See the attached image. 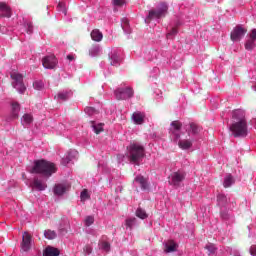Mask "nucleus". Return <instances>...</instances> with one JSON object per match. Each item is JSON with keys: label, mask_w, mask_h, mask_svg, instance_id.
<instances>
[{"label": "nucleus", "mask_w": 256, "mask_h": 256, "mask_svg": "<svg viewBox=\"0 0 256 256\" xmlns=\"http://www.w3.org/2000/svg\"><path fill=\"white\" fill-rule=\"evenodd\" d=\"M233 122L229 126V131L233 137H247L248 128L247 120L245 119V111L235 110L232 113Z\"/></svg>", "instance_id": "f257e3e1"}, {"label": "nucleus", "mask_w": 256, "mask_h": 256, "mask_svg": "<svg viewBox=\"0 0 256 256\" xmlns=\"http://www.w3.org/2000/svg\"><path fill=\"white\" fill-rule=\"evenodd\" d=\"M29 171L31 173H39L40 175H43V177L49 178L57 171V168L55 167V164L42 159L34 161V166Z\"/></svg>", "instance_id": "f03ea898"}, {"label": "nucleus", "mask_w": 256, "mask_h": 256, "mask_svg": "<svg viewBox=\"0 0 256 256\" xmlns=\"http://www.w3.org/2000/svg\"><path fill=\"white\" fill-rule=\"evenodd\" d=\"M126 157L129 159L130 163H135L139 165L145 157V147L139 143H132L127 147Z\"/></svg>", "instance_id": "7ed1b4c3"}, {"label": "nucleus", "mask_w": 256, "mask_h": 256, "mask_svg": "<svg viewBox=\"0 0 256 256\" xmlns=\"http://www.w3.org/2000/svg\"><path fill=\"white\" fill-rule=\"evenodd\" d=\"M167 11H169V6L167 3L162 2L158 4L156 9H152L149 11L148 16L145 19V23H150L153 19H163L167 15Z\"/></svg>", "instance_id": "20e7f679"}, {"label": "nucleus", "mask_w": 256, "mask_h": 256, "mask_svg": "<svg viewBox=\"0 0 256 256\" xmlns=\"http://www.w3.org/2000/svg\"><path fill=\"white\" fill-rule=\"evenodd\" d=\"M12 86L15 90L18 91L21 95L27 91V87H25V83H23V75L19 72L11 73Z\"/></svg>", "instance_id": "39448f33"}, {"label": "nucleus", "mask_w": 256, "mask_h": 256, "mask_svg": "<svg viewBox=\"0 0 256 256\" xmlns=\"http://www.w3.org/2000/svg\"><path fill=\"white\" fill-rule=\"evenodd\" d=\"M185 172L177 171L170 175L169 177V185L173 187H181V183L185 180Z\"/></svg>", "instance_id": "423d86ee"}, {"label": "nucleus", "mask_w": 256, "mask_h": 256, "mask_svg": "<svg viewBox=\"0 0 256 256\" xmlns=\"http://www.w3.org/2000/svg\"><path fill=\"white\" fill-rule=\"evenodd\" d=\"M114 95L118 101H123L125 99H131L133 97V88H118L115 90Z\"/></svg>", "instance_id": "0eeeda50"}, {"label": "nucleus", "mask_w": 256, "mask_h": 256, "mask_svg": "<svg viewBox=\"0 0 256 256\" xmlns=\"http://www.w3.org/2000/svg\"><path fill=\"white\" fill-rule=\"evenodd\" d=\"M170 135L173 141L175 142L179 141V138L181 137V122L173 121L171 123Z\"/></svg>", "instance_id": "6e6552de"}, {"label": "nucleus", "mask_w": 256, "mask_h": 256, "mask_svg": "<svg viewBox=\"0 0 256 256\" xmlns=\"http://www.w3.org/2000/svg\"><path fill=\"white\" fill-rule=\"evenodd\" d=\"M42 65L45 69H55L57 67V58L55 55L45 56L42 59Z\"/></svg>", "instance_id": "1a4fd4ad"}, {"label": "nucleus", "mask_w": 256, "mask_h": 256, "mask_svg": "<svg viewBox=\"0 0 256 256\" xmlns=\"http://www.w3.org/2000/svg\"><path fill=\"white\" fill-rule=\"evenodd\" d=\"M26 184L32 189H37V191H45L47 189V184L39 178H34L33 181H27Z\"/></svg>", "instance_id": "9d476101"}, {"label": "nucleus", "mask_w": 256, "mask_h": 256, "mask_svg": "<svg viewBox=\"0 0 256 256\" xmlns=\"http://www.w3.org/2000/svg\"><path fill=\"white\" fill-rule=\"evenodd\" d=\"M255 47H256V29H253L246 40L245 49H247V51H253Z\"/></svg>", "instance_id": "9b49d317"}, {"label": "nucleus", "mask_w": 256, "mask_h": 256, "mask_svg": "<svg viewBox=\"0 0 256 256\" xmlns=\"http://www.w3.org/2000/svg\"><path fill=\"white\" fill-rule=\"evenodd\" d=\"M21 111V106L17 102H12L11 104V112L7 117V121H15V119H19V112Z\"/></svg>", "instance_id": "f8f14e48"}, {"label": "nucleus", "mask_w": 256, "mask_h": 256, "mask_svg": "<svg viewBox=\"0 0 256 256\" xmlns=\"http://www.w3.org/2000/svg\"><path fill=\"white\" fill-rule=\"evenodd\" d=\"M109 57L111 65H113L114 67H118V65H121V50H112Z\"/></svg>", "instance_id": "ddd939ff"}, {"label": "nucleus", "mask_w": 256, "mask_h": 256, "mask_svg": "<svg viewBox=\"0 0 256 256\" xmlns=\"http://www.w3.org/2000/svg\"><path fill=\"white\" fill-rule=\"evenodd\" d=\"M246 33H247V30H245L241 26H237L231 32V39H232V41H241V38L245 37Z\"/></svg>", "instance_id": "4468645a"}, {"label": "nucleus", "mask_w": 256, "mask_h": 256, "mask_svg": "<svg viewBox=\"0 0 256 256\" xmlns=\"http://www.w3.org/2000/svg\"><path fill=\"white\" fill-rule=\"evenodd\" d=\"M79 156V152H77V150H69L66 153V157L62 158V165H69V163H71V161H74V159H77V157Z\"/></svg>", "instance_id": "2eb2a0df"}, {"label": "nucleus", "mask_w": 256, "mask_h": 256, "mask_svg": "<svg viewBox=\"0 0 256 256\" xmlns=\"http://www.w3.org/2000/svg\"><path fill=\"white\" fill-rule=\"evenodd\" d=\"M163 245L165 253H175V251L179 249V244H177V242H175L174 240H167L163 243Z\"/></svg>", "instance_id": "dca6fc26"}, {"label": "nucleus", "mask_w": 256, "mask_h": 256, "mask_svg": "<svg viewBox=\"0 0 256 256\" xmlns=\"http://www.w3.org/2000/svg\"><path fill=\"white\" fill-rule=\"evenodd\" d=\"M21 247L23 251H29L31 249V236L27 232L23 235Z\"/></svg>", "instance_id": "f3484780"}, {"label": "nucleus", "mask_w": 256, "mask_h": 256, "mask_svg": "<svg viewBox=\"0 0 256 256\" xmlns=\"http://www.w3.org/2000/svg\"><path fill=\"white\" fill-rule=\"evenodd\" d=\"M132 120L136 125H143L145 123V113L139 111L134 112Z\"/></svg>", "instance_id": "a211bd4d"}, {"label": "nucleus", "mask_w": 256, "mask_h": 256, "mask_svg": "<svg viewBox=\"0 0 256 256\" xmlns=\"http://www.w3.org/2000/svg\"><path fill=\"white\" fill-rule=\"evenodd\" d=\"M69 184H56L54 187V194L55 195H63L66 191H69Z\"/></svg>", "instance_id": "6ab92c4d"}, {"label": "nucleus", "mask_w": 256, "mask_h": 256, "mask_svg": "<svg viewBox=\"0 0 256 256\" xmlns=\"http://www.w3.org/2000/svg\"><path fill=\"white\" fill-rule=\"evenodd\" d=\"M0 17H11V8L3 2H0Z\"/></svg>", "instance_id": "aec40b11"}, {"label": "nucleus", "mask_w": 256, "mask_h": 256, "mask_svg": "<svg viewBox=\"0 0 256 256\" xmlns=\"http://www.w3.org/2000/svg\"><path fill=\"white\" fill-rule=\"evenodd\" d=\"M135 182L139 183V185L143 191H147V189H149V183L147 182L145 177L138 175L135 177Z\"/></svg>", "instance_id": "412c9836"}, {"label": "nucleus", "mask_w": 256, "mask_h": 256, "mask_svg": "<svg viewBox=\"0 0 256 256\" xmlns=\"http://www.w3.org/2000/svg\"><path fill=\"white\" fill-rule=\"evenodd\" d=\"M233 185H235V178L233 177V175L227 174L223 180V187H225V189H228V187H232Z\"/></svg>", "instance_id": "4be33fe9"}, {"label": "nucleus", "mask_w": 256, "mask_h": 256, "mask_svg": "<svg viewBox=\"0 0 256 256\" xmlns=\"http://www.w3.org/2000/svg\"><path fill=\"white\" fill-rule=\"evenodd\" d=\"M73 95V92L71 90H65L62 92H59L57 95L58 101H67L71 96Z\"/></svg>", "instance_id": "5701e85b"}, {"label": "nucleus", "mask_w": 256, "mask_h": 256, "mask_svg": "<svg viewBox=\"0 0 256 256\" xmlns=\"http://www.w3.org/2000/svg\"><path fill=\"white\" fill-rule=\"evenodd\" d=\"M89 55L90 57H99V55H101V46H99V44L93 45L89 49Z\"/></svg>", "instance_id": "b1692460"}, {"label": "nucleus", "mask_w": 256, "mask_h": 256, "mask_svg": "<svg viewBox=\"0 0 256 256\" xmlns=\"http://www.w3.org/2000/svg\"><path fill=\"white\" fill-rule=\"evenodd\" d=\"M91 39L93 41H96L97 43H99L100 41H103V33H101V31H99V29H94L91 32Z\"/></svg>", "instance_id": "393cba45"}, {"label": "nucleus", "mask_w": 256, "mask_h": 256, "mask_svg": "<svg viewBox=\"0 0 256 256\" xmlns=\"http://www.w3.org/2000/svg\"><path fill=\"white\" fill-rule=\"evenodd\" d=\"M21 123L23 127H29L31 123H33V115L31 114H24L21 118Z\"/></svg>", "instance_id": "a878e982"}, {"label": "nucleus", "mask_w": 256, "mask_h": 256, "mask_svg": "<svg viewBox=\"0 0 256 256\" xmlns=\"http://www.w3.org/2000/svg\"><path fill=\"white\" fill-rule=\"evenodd\" d=\"M44 256H58L59 255V249L52 247V246H48L46 247V249L44 250Z\"/></svg>", "instance_id": "bb28decb"}, {"label": "nucleus", "mask_w": 256, "mask_h": 256, "mask_svg": "<svg viewBox=\"0 0 256 256\" xmlns=\"http://www.w3.org/2000/svg\"><path fill=\"white\" fill-rule=\"evenodd\" d=\"M217 203L219 207H226V205L229 203V199H227L225 194H218Z\"/></svg>", "instance_id": "cd10ccee"}, {"label": "nucleus", "mask_w": 256, "mask_h": 256, "mask_svg": "<svg viewBox=\"0 0 256 256\" xmlns=\"http://www.w3.org/2000/svg\"><path fill=\"white\" fill-rule=\"evenodd\" d=\"M121 27H122L124 33H126L127 35H129L131 33V26L129 25V19L122 18Z\"/></svg>", "instance_id": "c85d7f7f"}, {"label": "nucleus", "mask_w": 256, "mask_h": 256, "mask_svg": "<svg viewBox=\"0 0 256 256\" xmlns=\"http://www.w3.org/2000/svg\"><path fill=\"white\" fill-rule=\"evenodd\" d=\"M103 123H97L95 121L91 122V127L94 131V133H96L97 135H99L102 131H103Z\"/></svg>", "instance_id": "c756f323"}, {"label": "nucleus", "mask_w": 256, "mask_h": 256, "mask_svg": "<svg viewBox=\"0 0 256 256\" xmlns=\"http://www.w3.org/2000/svg\"><path fill=\"white\" fill-rule=\"evenodd\" d=\"M208 253L209 256L215 255L217 253V246L213 243H208L204 247Z\"/></svg>", "instance_id": "7c9ffc66"}, {"label": "nucleus", "mask_w": 256, "mask_h": 256, "mask_svg": "<svg viewBox=\"0 0 256 256\" xmlns=\"http://www.w3.org/2000/svg\"><path fill=\"white\" fill-rule=\"evenodd\" d=\"M127 229H133L137 225V218H127L125 223Z\"/></svg>", "instance_id": "2f4dec72"}, {"label": "nucleus", "mask_w": 256, "mask_h": 256, "mask_svg": "<svg viewBox=\"0 0 256 256\" xmlns=\"http://www.w3.org/2000/svg\"><path fill=\"white\" fill-rule=\"evenodd\" d=\"M178 145L180 149H189L193 144L191 143V140H180Z\"/></svg>", "instance_id": "473e14b6"}, {"label": "nucleus", "mask_w": 256, "mask_h": 256, "mask_svg": "<svg viewBox=\"0 0 256 256\" xmlns=\"http://www.w3.org/2000/svg\"><path fill=\"white\" fill-rule=\"evenodd\" d=\"M99 247L100 249H102V251H106V253L109 252V250L111 249V245H109V242L105 240H101L99 242Z\"/></svg>", "instance_id": "72a5a7b5"}, {"label": "nucleus", "mask_w": 256, "mask_h": 256, "mask_svg": "<svg viewBox=\"0 0 256 256\" xmlns=\"http://www.w3.org/2000/svg\"><path fill=\"white\" fill-rule=\"evenodd\" d=\"M44 237L46 239H55L57 237V232L53 231V230H45L44 231Z\"/></svg>", "instance_id": "f704fd0d"}, {"label": "nucleus", "mask_w": 256, "mask_h": 256, "mask_svg": "<svg viewBox=\"0 0 256 256\" xmlns=\"http://www.w3.org/2000/svg\"><path fill=\"white\" fill-rule=\"evenodd\" d=\"M86 115H89L90 117L93 115H97V113H99L95 108L93 107H86L84 109Z\"/></svg>", "instance_id": "c9c22d12"}, {"label": "nucleus", "mask_w": 256, "mask_h": 256, "mask_svg": "<svg viewBox=\"0 0 256 256\" xmlns=\"http://www.w3.org/2000/svg\"><path fill=\"white\" fill-rule=\"evenodd\" d=\"M136 217H139L140 219H147V213L145 210L138 208L136 210Z\"/></svg>", "instance_id": "e433bc0d"}, {"label": "nucleus", "mask_w": 256, "mask_h": 256, "mask_svg": "<svg viewBox=\"0 0 256 256\" xmlns=\"http://www.w3.org/2000/svg\"><path fill=\"white\" fill-rule=\"evenodd\" d=\"M177 33H179V30H177V27H173L171 31L167 33L166 37L167 39H173Z\"/></svg>", "instance_id": "4c0bfd02"}, {"label": "nucleus", "mask_w": 256, "mask_h": 256, "mask_svg": "<svg viewBox=\"0 0 256 256\" xmlns=\"http://www.w3.org/2000/svg\"><path fill=\"white\" fill-rule=\"evenodd\" d=\"M84 223H85L86 227H91V225H93V223H95V218L93 216H87L84 220Z\"/></svg>", "instance_id": "58836bf2"}, {"label": "nucleus", "mask_w": 256, "mask_h": 256, "mask_svg": "<svg viewBox=\"0 0 256 256\" xmlns=\"http://www.w3.org/2000/svg\"><path fill=\"white\" fill-rule=\"evenodd\" d=\"M91 196L89 195V191H87V189H84L81 194H80V199L81 201H87V199H89Z\"/></svg>", "instance_id": "ea45409f"}, {"label": "nucleus", "mask_w": 256, "mask_h": 256, "mask_svg": "<svg viewBox=\"0 0 256 256\" xmlns=\"http://www.w3.org/2000/svg\"><path fill=\"white\" fill-rule=\"evenodd\" d=\"M33 87H34V89H36L37 91H41V89H43V81H41V80H36V81L33 83Z\"/></svg>", "instance_id": "a19ab883"}, {"label": "nucleus", "mask_w": 256, "mask_h": 256, "mask_svg": "<svg viewBox=\"0 0 256 256\" xmlns=\"http://www.w3.org/2000/svg\"><path fill=\"white\" fill-rule=\"evenodd\" d=\"M26 31L29 35H31V33H33V24L31 22L26 23Z\"/></svg>", "instance_id": "79ce46f5"}, {"label": "nucleus", "mask_w": 256, "mask_h": 256, "mask_svg": "<svg viewBox=\"0 0 256 256\" xmlns=\"http://www.w3.org/2000/svg\"><path fill=\"white\" fill-rule=\"evenodd\" d=\"M92 251H93V248H92L90 245H86V246L84 247V253H85L86 255H91Z\"/></svg>", "instance_id": "37998d69"}, {"label": "nucleus", "mask_w": 256, "mask_h": 256, "mask_svg": "<svg viewBox=\"0 0 256 256\" xmlns=\"http://www.w3.org/2000/svg\"><path fill=\"white\" fill-rule=\"evenodd\" d=\"M113 3L116 7H121L125 5V0H113Z\"/></svg>", "instance_id": "c03bdc74"}, {"label": "nucleus", "mask_w": 256, "mask_h": 256, "mask_svg": "<svg viewBox=\"0 0 256 256\" xmlns=\"http://www.w3.org/2000/svg\"><path fill=\"white\" fill-rule=\"evenodd\" d=\"M58 9H61V11L64 13V15H67V10H65V4L63 2H60L58 4Z\"/></svg>", "instance_id": "a18cd8bd"}, {"label": "nucleus", "mask_w": 256, "mask_h": 256, "mask_svg": "<svg viewBox=\"0 0 256 256\" xmlns=\"http://www.w3.org/2000/svg\"><path fill=\"white\" fill-rule=\"evenodd\" d=\"M201 132V127H199L197 124H193V133L196 135V133Z\"/></svg>", "instance_id": "49530a36"}, {"label": "nucleus", "mask_w": 256, "mask_h": 256, "mask_svg": "<svg viewBox=\"0 0 256 256\" xmlns=\"http://www.w3.org/2000/svg\"><path fill=\"white\" fill-rule=\"evenodd\" d=\"M59 231H60V233L63 235L64 233H67V227H65V226H60L59 227Z\"/></svg>", "instance_id": "de8ad7c7"}, {"label": "nucleus", "mask_w": 256, "mask_h": 256, "mask_svg": "<svg viewBox=\"0 0 256 256\" xmlns=\"http://www.w3.org/2000/svg\"><path fill=\"white\" fill-rule=\"evenodd\" d=\"M221 217L222 219L227 220L229 219V214L227 212H221Z\"/></svg>", "instance_id": "09e8293b"}, {"label": "nucleus", "mask_w": 256, "mask_h": 256, "mask_svg": "<svg viewBox=\"0 0 256 256\" xmlns=\"http://www.w3.org/2000/svg\"><path fill=\"white\" fill-rule=\"evenodd\" d=\"M250 254L251 255H256V246L255 245H253V246H251V248H250Z\"/></svg>", "instance_id": "8fccbe9b"}, {"label": "nucleus", "mask_w": 256, "mask_h": 256, "mask_svg": "<svg viewBox=\"0 0 256 256\" xmlns=\"http://www.w3.org/2000/svg\"><path fill=\"white\" fill-rule=\"evenodd\" d=\"M67 59H69V61H73V59H74V58H73V55H68V56H67Z\"/></svg>", "instance_id": "3c124183"}]
</instances>
